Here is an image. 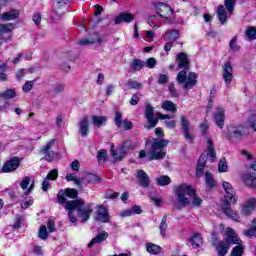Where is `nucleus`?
Returning a JSON list of instances; mask_svg holds the SVG:
<instances>
[{
  "mask_svg": "<svg viewBox=\"0 0 256 256\" xmlns=\"http://www.w3.org/2000/svg\"><path fill=\"white\" fill-rule=\"evenodd\" d=\"M77 195L79 192L74 188H66L65 191L60 190L57 195L58 203L68 211L71 223H77V216L73 214L75 211H77L79 219L85 223V221H89L91 213H93V203L85 205L83 199L67 201V197L76 199Z\"/></svg>",
  "mask_w": 256,
  "mask_h": 256,
  "instance_id": "1",
  "label": "nucleus"
},
{
  "mask_svg": "<svg viewBox=\"0 0 256 256\" xmlns=\"http://www.w3.org/2000/svg\"><path fill=\"white\" fill-rule=\"evenodd\" d=\"M176 63L179 69H184L177 74L176 81L179 85H183V89L189 91L193 89L197 85V75L195 72H190L187 76V72L189 71L190 63L189 57L185 52H180L176 56Z\"/></svg>",
  "mask_w": 256,
  "mask_h": 256,
  "instance_id": "2",
  "label": "nucleus"
},
{
  "mask_svg": "<svg viewBox=\"0 0 256 256\" xmlns=\"http://www.w3.org/2000/svg\"><path fill=\"white\" fill-rule=\"evenodd\" d=\"M169 145V141L165 139L154 140L151 144L150 152L140 150L138 159H146V161H161L167 156L165 147Z\"/></svg>",
  "mask_w": 256,
  "mask_h": 256,
  "instance_id": "3",
  "label": "nucleus"
},
{
  "mask_svg": "<svg viewBox=\"0 0 256 256\" xmlns=\"http://www.w3.org/2000/svg\"><path fill=\"white\" fill-rule=\"evenodd\" d=\"M176 197L178 199V203L182 205V207H187L188 205L191 204V201L189 200L188 197H192V205L194 207H201V203H203V200L197 196L195 193V189L191 187L188 184H181L176 188Z\"/></svg>",
  "mask_w": 256,
  "mask_h": 256,
  "instance_id": "4",
  "label": "nucleus"
},
{
  "mask_svg": "<svg viewBox=\"0 0 256 256\" xmlns=\"http://www.w3.org/2000/svg\"><path fill=\"white\" fill-rule=\"evenodd\" d=\"M222 187L226 192L225 201L222 204V211L224 214L227 215V217H229L230 219H233V221H239V215L235 213L233 209H231V204H230V203H233V205H235V203H237L235 190H233V186L229 182H223Z\"/></svg>",
  "mask_w": 256,
  "mask_h": 256,
  "instance_id": "5",
  "label": "nucleus"
},
{
  "mask_svg": "<svg viewBox=\"0 0 256 256\" xmlns=\"http://www.w3.org/2000/svg\"><path fill=\"white\" fill-rule=\"evenodd\" d=\"M155 115V108L151 106L150 103H147L145 106V118L147 121V125H145V129H155L157 124L159 123V118L153 117Z\"/></svg>",
  "mask_w": 256,
  "mask_h": 256,
  "instance_id": "6",
  "label": "nucleus"
},
{
  "mask_svg": "<svg viewBox=\"0 0 256 256\" xmlns=\"http://www.w3.org/2000/svg\"><path fill=\"white\" fill-rule=\"evenodd\" d=\"M130 147H131L130 142H123L117 151L115 150V144L112 143L110 145V153L113 159H115L116 161H119V159H123L124 155L127 153V151H129Z\"/></svg>",
  "mask_w": 256,
  "mask_h": 256,
  "instance_id": "7",
  "label": "nucleus"
},
{
  "mask_svg": "<svg viewBox=\"0 0 256 256\" xmlns=\"http://www.w3.org/2000/svg\"><path fill=\"white\" fill-rule=\"evenodd\" d=\"M155 9L157 15L162 19H171V17H173V8L163 2L156 3Z\"/></svg>",
  "mask_w": 256,
  "mask_h": 256,
  "instance_id": "8",
  "label": "nucleus"
},
{
  "mask_svg": "<svg viewBox=\"0 0 256 256\" xmlns=\"http://www.w3.org/2000/svg\"><path fill=\"white\" fill-rule=\"evenodd\" d=\"M19 165H21V159L17 156H14L4 163L1 172L13 173V171H17V169H19Z\"/></svg>",
  "mask_w": 256,
  "mask_h": 256,
  "instance_id": "9",
  "label": "nucleus"
},
{
  "mask_svg": "<svg viewBox=\"0 0 256 256\" xmlns=\"http://www.w3.org/2000/svg\"><path fill=\"white\" fill-rule=\"evenodd\" d=\"M55 141V139H51L40 151V153L44 156L45 161H48L49 163L55 159V152L52 151L53 147H55Z\"/></svg>",
  "mask_w": 256,
  "mask_h": 256,
  "instance_id": "10",
  "label": "nucleus"
},
{
  "mask_svg": "<svg viewBox=\"0 0 256 256\" xmlns=\"http://www.w3.org/2000/svg\"><path fill=\"white\" fill-rule=\"evenodd\" d=\"M222 233L226 237L223 240L228 241L230 245H235L242 242L233 228H222Z\"/></svg>",
  "mask_w": 256,
  "mask_h": 256,
  "instance_id": "11",
  "label": "nucleus"
},
{
  "mask_svg": "<svg viewBox=\"0 0 256 256\" xmlns=\"http://www.w3.org/2000/svg\"><path fill=\"white\" fill-rule=\"evenodd\" d=\"M214 123L219 129L225 127V108L218 106L213 113Z\"/></svg>",
  "mask_w": 256,
  "mask_h": 256,
  "instance_id": "12",
  "label": "nucleus"
},
{
  "mask_svg": "<svg viewBox=\"0 0 256 256\" xmlns=\"http://www.w3.org/2000/svg\"><path fill=\"white\" fill-rule=\"evenodd\" d=\"M180 123H181L182 131L186 141H188L189 143H193L194 138L191 135V128L189 127L190 122H189V119H187V116L185 115L180 116Z\"/></svg>",
  "mask_w": 256,
  "mask_h": 256,
  "instance_id": "13",
  "label": "nucleus"
},
{
  "mask_svg": "<svg viewBox=\"0 0 256 256\" xmlns=\"http://www.w3.org/2000/svg\"><path fill=\"white\" fill-rule=\"evenodd\" d=\"M228 132L232 139H237V141H241V139L245 137V126L243 125L230 126L228 128Z\"/></svg>",
  "mask_w": 256,
  "mask_h": 256,
  "instance_id": "14",
  "label": "nucleus"
},
{
  "mask_svg": "<svg viewBox=\"0 0 256 256\" xmlns=\"http://www.w3.org/2000/svg\"><path fill=\"white\" fill-rule=\"evenodd\" d=\"M109 210L103 205L97 206L96 221L100 223H109Z\"/></svg>",
  "mask_w": 256,
  "mask_h": 256,
  "instance_id": "15",
  "label": "nucleus"
},
{
  "mask_svg": "<svg viewBox=\"0 0 256 256\" xmlns=\"http://www.w3.org/2000/svg\"><path fill=\"white\" fill-rule=\"evenodd\" d=\"M223 74L222 77L227 85H231V81H233V66L231 62H225L222 66Z\"/></svg>",
  "mask_w": 256,
  "mask_h": 256,
  "instance_id": "16",
  "label": "nucleus"
},
{
  "mask_svg": "<svg viewBox=\"0 0 256 256\" xmlns=\"http://www.w3.org/2000/svg\"><path fill=\"white\" fill-rule=\"evenodd\" d=\"M136 179L140 187L147 189V187L151 185V179H149V175H147V173L143 170H137Z\"/></svg>",
  "mask_w": 256,
  "mask_h": 256,
  "instance_id": "17",
  "label": "nucleus"
},
{
  "mask_svg": "<svg viewBox=\"0 0 256 256\" xmlns=\"http://www.w3.org/2000/svg\"><path fill=\"white\" fill-rule=\"evenodd\" d=\"M132 21H135V14L123 12L116 16L114 23L121 25V23H132Z\"/></svg>",
  "mask_w": 256,
  "mask_h": 256,
  "instance_id": "18",
  "label": "nucleus"
},
{
  "mask_svg": "<svg viewBox=\"0 0 256 256\" xmlns=\"http://www.w3.org/2000/svg\"><path fill=\"white\" fill-rule=\"evenodd\" d=\"M229 249H231V244L227 240H221L216 244L218 256H226L229 253Z\"/></svg>",
  "mask_w": 256,
  "mask_h": 256,
  "instance_id": "19",
  "label": "nucleus"
},
{
  "mask_svg": "<svg viewBox=\"0 0 256 256\" xmlns=\"http://www.w3.org/2000/svg\"><path fill=\"white\" fill-rule=\"evenodd\" d=\"M256 208V198H250L242 207V215H251Z\"/></svg>",
  "mask_w": 256,
  "mask_h": 256,
  "instance_id": "20",
  "label": "nucleus"
},
{
  "mask_svg": "<svg viewBox=\"0 0 256 256\" xmlns=\"http://www.w3.org/2000/svg\"><path fill=\"white\" fill-rule=\"evenodd\" d=\"M108 237H109V233L102 231L90 241V243L88 244L89 249H91L93 245H97L99 243H103V241H107Z\"/></svg>",
  "mask_w": 256,
  "mask_h": 256,
  "instance_id": "21",
  "label": "nucleus"
},
{
  "mask_svg": "<svg viewBox=\"0 0 256 256\" xmlns=\"http://www.w3.org/2000/svg\"><path fill=\"white\" fill-rule=\"evenodd\" d=\"M79 133L82 137H87L89 134V120L87 119V116L79 122Z\"/></svg>",
  "mask_w": 256,
  "mask_h": 256,
  "instance_id": "22",
  "label": "nucleus"
},
{
  "mask_svg": "<svg viewBox=\"0 0 256 256\" xmlns=\"http://www.w3.org/2000/svg\"><path fill=\"white\" fill-rule=\"evenodd\" d=\"M161 16L159 15H152L148 18V24L150 25V27H152V29H159V27H161Z\"/></svg>",
  "mask_w": 256,
  "mask_h": 256,
  "instance_id": "23",
  "label": "nucleus"
},
{
  "mask_svg": "<svg viewBox=\"0 0 256 256\" xmlns=\"http://www.w3.org/2000/svg\"><path fill=\"white\" fill-rule=\"evenodd\" d=\"M190 243L193 247V249H197L203 245V237H201L200 233H195L191 238H190Z\"/></svg>",
  "mask_w": 256,
  "mask_h": 256,
  "instance_id": "24",
  "label": "nucleus"
},
{
  "mask_svg": "<svg viewBox=\"0 0 256 256\" xmlns=\"http://www.w3.org/2000/svg\"><path fill=\"white\" fill-rule=\"evenodd\" d=\"M216 13L222 25L227 23V10H225V6L223 5L218 6Z\"/></svg>",
  "mask_w": 256,
  "mask_h": 256,
  "instance_id": "25",
  "label": "nucleus"
},
{
  "mask_svg": "<svg viewBox=\"0 0 256 256\" xmlns=\"http://www.w3.org/2000/svg\"><path fill=\"white\" fill-rule=\"evenodd\" d=\"M163 39H165L166 41H172L174 43V41H177V39H179V30H168L164 34Z\"/></svg>",
  "mask_w": 256,
  "mask_h": 256,
  "instance_id": "26",
  "label": "nucleus"
},
{
  "mask_svg": "<svg viewBox=\"0 0 256 256\" xmlns=\"http://www.w3.org/2000/svg\"><path fill=\"white\" fill-rule=\"evenodd\" d=\"M205 183L208 189H215L217 182L215 181V178L213 177V174H211V172L205 173Z\"/></svg>",
  "mask_w": 256,
  "mask_h": 256,
  "instance_id": "27",
  "label": "nucleus"
},
{
  "mask_svg": "<svg viewBox=\"0 0 256 256\" xmlns=\"http://www.w3.org/2000/svg\"><path fill=\"white\" fill-rule=\"evenodd\" d=\"M146 250L148 251V253H151V255H159V253L163 251V248H161V246L157 244L148 243L146 245Z\"/></svg>",
  "mask_w": 256,
  "mask_h": 256,
  "instance_id": "28",
  "label": "nucleus"
},
{
  "mask_svg": "<svg viewBox=\"0 0 256 256\" xmlns=\"http://www.w3.org/2000/svg\"><path fill=\"white\" fill-rule=\"evenodd\" d=\"M245 253V246L243 245V241L232 249L230 256H243Z\"/></svg>",
  "mask_w": 256,
  "mask_h": 256,
  "instance_id": "29",
  "label": "nucleus"
},
{
  "mask_svg": "<svg viewBox=\"0 0 256 256\" xmlns=\"http://www.w3.org/2000/svg\"><path fill=\"white\" fill-rule=\"evenodd\" d=\"M17 17H19V12L17 10H13L2 14L1 19L2 21H13V19H17Z\"/></svg>",
  "mask_w": 256,
  "mask_h": 256,
  "instance_id": "30",
  "label": "nucleus"
},
{
  "mask_svg": "<svg viewBox=\"0 0 256 256\" xmlns=\"http://www.w3.org/2000/svg\"><path fill=\"white\" fill-rule=\"evenodd\" d=\"M162 109H164V111H170V113H177V105L170 100H166L162 103Z\"/></svg>",
  "mask_w": 256,
  "mask_h": 256,
  "instance_id": "31",
  "label": "nucleus"
},
{
  "mask_svg": "<svg viewBox=\"0 0 256 256\" xmlns=\"http://www.w3.org/2000/svg\"><path fill=\"white\" fill-rule=\"evenodd\" d=\"M130 67L132 70L134 71H141V69H143L144 67H146V64L143 60L141 59H134L131 64Z\"/></svg>",
  "mask_w": 256,
  "mask_h": 256,
  "instance_id": "32",
  "label": "nucleus"
},
{
  "mask_svg": "<svg viewBox=\"0 0 256 256\" xmlns=\"http://www.w3.org/2000/svg\"><path fill=\"white\" fill-rule=\"evenodd\" d=\"M107 121V116H92V123L97 127H103Z\"/></svg>",
  "mask_w": 256,
  "mask_h": 256,
  "instance_id": "33",
  "label": "nucleus"
},
{
  "mask_svg": "<svg viewBox=\"0 0 256 256\" xmlns=\"http://www.w3.org/2000/svg\"><path fill=\"white\" fill-rule=\"evenodd\" d=\"M79 45H93L94 43H101V39L98 35L92 38H83L79 42Z\"/></svg>",
  "mask_w": 256,
  "mask_h": 256,
  "instance_id": "34",
  "label": "nucleus"
},
{
  "mask_svg": "<svg viewBox=\"0 0 256 256\" xmlns=\"http://www.w3.org/2000/svg\"><path fill=\"white\" fill-rule=\"evenodd\" d=\"M244 183L248 185V187H252V189H256V176L251 174H246L243 177Z\"/></svg>",
  "mask_w": 256,
  "mask_h": 256,
  "instance_id": "35",
  "label": "nucleus"
},
{
  "mask_svg": "<svg viewBox=\"0 0 256 256\" xmlns=\"http://www.w3.org/2000/svg\"><path fill=\"white\" fill-rule=\"evenodd\" d=\"M207 150H208L209 157L213 161L216 157V153H215V146L213 145V140L211 138L207 139Z\"/></svg>",
  "mask_w": 256,
  "mask_h": 256,
  "instance_id": "36",
  "label": "nucleus"
},
{
  "mask_svg": "<svg viewBox=\"0 0 256 256\" xmlns=\"http://www.w3.org/2000/svg\"><path fill=\"white\" fill-rule=\"evenodd\" d=\"M14 29L15 24L13 23L0 24V35H3V33H11V31Z\"/></svg>",
  "mask_w": 256,
  "mask_h": 256,
  "instance_id": "37",
  "label": "nucleus"
},
{
  "mask_svg": "<svg viewBox=\"0 0 256 256\" xmlns=\"http://www.w3.org/2000/svg\"><path fill=\"white\" fill-rule=\"evenodd\" d=\"M235 3H237V0H225L224 5L226 10L228 11L229 15H232L235 11Z\"/></svg>",
  "mask_w": 256,
  "mask_h": 256,
  "instance_id": "38",
  "label": "nucleus"
},
{
  "mask_svg": "<svg viewBox=\"0 0 256 256\" xmlns=\"http://www.w3.org/2000/svg\"><path fill=\"white\" fill-rule=\"evenodd\" d=\"M125 85L128 87V89H141V87H143V84L141 82L133 79H129L125 83Z\"/></svg>",
  "mask_w": 256,
  "mask_h": 256,
  "instance_id": "39",
  "label": "nucleus"
},
{
  "mask_svg": "<svg viewBox=\"0 0 256 256\" xmlns=\"http://www.w3.org/2000/svg\"><path fill=\"white\" fill-rule=\"evenodd\" d=\"M156 181L160 187H165L171 184V178L169 176H160L156 179Z\"/></svg>",
  "mask_w": 256,
  "mask_h": 256,
  "instance_id": "40",
  "label": "nucleus"
},
{
  "mask_svg": "<svg viewBox=\"0 0 256 256\" xmlns=\"http://www.w3.org/2000/svg\"><path fill=\"white\" fill-rule=\"evenodd\" d=\"M66 181H74L75 185L78 187H81V184L83 183V179L78 178L75 174H67Z\"/></svg>",
  "mask_w": 256,
  "mask_h": 256,
  "instance_id": "41",
  "label": "nucleus"
},
{
  "mask_svg": "<svg viewBox=\"0 0 256 256\" xmlns=\"http://www.w3.org/2000/svg\"><path fill=\"white\" fill-rule=\"evenodd\" d=\"M15 95V89H8L5 92L0 93V97H2V99H13Z\"/></svg>",
  "mask_w": 256,
  "mask_h": 256,
  "instance_id": "42",
  "label": "nucleus"
},
{
  "mask_svg": "<svg viewBox=\"0 0 256 256\" xmlns=\"http://www.w3.org/2000/svg\"><path fill=\"white\" fill-rule=\"evenodd\" d=\"M227 159L221 158L218 164V171L219 173H227Z\"/></svg>",
  "mask_w": 256,
  "mask_h": 256,
  "instance_id": "43",
  "label": "nucleus"
},
{
  "mask_svg": "<svg viewBox=\"0 0 256 256\" xmlns=\"http://www.w3.org/2000/svg\"><path fill=\"white\" fill-rule=\"evenodd\" d=\"M114 123L118 128L123 127V114H121V112H115Z\"/></svg>",
  "mask_w": 256,
  "mask_h": 256,
  "instance_id": "44",
  "label": "nucleus"
},
{
  "mask_svg": "<svg viewBox=\"0 0 256 256\" xmlns=\"http://www.w3.org/2000/svg\"><path fill=\"white\" fill-rule=\"evenodd\" d=\"M229 47H230L231 51H234V52L240 51L241 46H239V45L237 44V36H234V37L230 40Z\"/></svg>",
  "mask_w": 256,
  "mask_h": 256,
  "instance_id": "45",
  "label": "nucleus"
},
{
  "mask_svg": "<svg viewBox=\"0 0 256 256\" xmlns=\"http://www.w3.org/2000/svg\"><path fill=\"white\" fill-rule=\"evenodd\" d=\"M97 160H98V163H101V161L105 163V161H107V150L105 149L99 150L97 154Z\"/></svg>",
  "mask_w": 256,
  "mask_h": 256,
  "instance_id": "46",
  "label": "nucleus"
},
{
  "mask_svg": "<svg viewBox=\"0 0 256 256\" xmlns=\"http://www.w3.org/2000/svg\"><path fill=\"white\" fill-rule=\"evenodd\" d=\"M167 231V215H164L162 221L160 223V233L165 237V233Z\"/></svg>",
  "mask_w": 256,
  "mask_h": 256,
  "instance_id": "47",
  "label": "nucleus"
},
{
  "mask_svg": "<svg viewBox=\"0 0 256 256\" xmlns=\"http://www.w3.org/2000/svg\"><path fill=\"white\" fill-rule=\"evenodd\" d=\"M246 37H248V39L251 40H255L256 39V28L255 27H248L246 29Z\"/></svg>",
  "mask_w": 256,
  "mask_h": 256,
  "instance_id": "48",
  "label": "nucleus"
},
{
  "mask_svg": "<svg viewBox=\"0 0 256 256\" xmlns=\"http://www.w3.org/2000/svg\"><path fill=\"white\" fill-rule=\"evenodd\" d=\"M7 69H8L7 64L0 65V81H7V74L5 73Z\"/></svg>",
  "mask_w": 256,
  "mask_h": 256,
  "instance_id": "49",
  "label": "nucleus"
},
{
  "mask_svg": "<svg viewBox=\"0 0 256 256\" xmlns=\"http://www.w3.org/2000/svg\"><path fill=\"white\" fill-rule=\"evenodd\" d=\"M86 181L88 183H100L101 181V177L95 175V174H88L86 176Z\"/></svg>",
  "mask_w": 256,
  "mask_h": 256,
  "instance_id": "50",
  "label": "nucleus"
},
{
  "mask_svg": "<svg viewBox=\"0 0 256 256\" xmlns=\"http://www.w3.org/2000/svg\"><path fill=\"white\" fill-rule=\"evenodd\" d=\"M40 239H48L49 233L47 232V226H41L38 232Z\"/></svg>",
  "mask_w": 256,
  "mask_h": 256,
  "instance_id": "51",
  "label": "nucleus"
},
{
  "mask_svg": "<svg viewBox=\"0 0 256 256\" xmlns=\"http://www.w3.org/2000/svg\"><path fill=\"white\" fill-rule=\"evenodd\" d=\"M57 177H59V171H57V169H53L47 174L46 179L49 181H55Z\"/></svg>",
  "mask_w": 256,
  "mask_h": 256,
  "instance_id": "52",
  "label": "nucleus"
},
{
  "mask_svg": "<svg viewBox=\"0 0 256 256\" xmlns=\"http://www.w3.org/2000/svg\"><path fill=\"white\" fill-rule=\"evenodd\" d=\"M243 235H245V237H249L250 239L253 237L256 238V229L252 226L251 228L244 230Z\"/></svg>",
  "mask_w": 256,
  "mask_h": 256,
  "instance_id": "53",
  "label": "nucleus"
},
{
  "mask_svg": "<svg viewBox=\"0 0 256 256\" xmlns=\"http://www.w3.org/2000/svg\"><path fill=\"white\" fill-rule=\"evenodd\" d=\"M31 205H33V199L31 197H29V198L26 197L21 203V208L29 209V207H31Z\"/></svg>",
  "mask_w": 256,
  "mask_h": 256,
  "instance_id": "54",
  "label": "nucleus"
},
{
  "mask_svg": "<svg viewBox=\"0 0 256 256\" xmlns=\"http://www.w3.org/2000/svg\"><path fill=\"white\" fill-rule=\"evenodd\" d=\"M30 183H31V178L29 176L24 177L22 179V181L20 182L21 189H23L25 191L27 189V187H29Z\"/></svg>",
  "mask_w": 256,
  "mask_h": 256,
  "instance_id": "55",
  "label": "nucleus"
},
{
  "mask_svg": "<svg viewBox=\"0 0 256 256\" xmlns=\"http://www.w3.org/2000/svg\"><path fill=\"white\" fill-rule=\"evenodd\" d=\"M34 82L33 81H27L24 85L22 90L24 93H29L31 89H33Z\"/></svg>",
  "mask_w": 256,
  "mask_h": 256,
  "instance_id": "56",
  "label": "nucleus"
},
{
  "mask_svg": "<svg viewBox=\"0 0 256 256\" xmlns=\"http://www.w3.org/2000/svg\"><path fill=\"white\" fill-rule=\"evenodd\" d=\"M47 228L49 233H55L57 231V228H55V221L49 219L47 222Z\"/></svg>",
  "mask_w": 256,
  "mask_h": 256,
  "instance_id": "57",
  "label": "nucleus"
},
{
  "mask_svg": "<svg viewBox=\"0 0 256 256\" xmlns=\"http://www.w3.org/2000/svg\"><path fill=\"white\" fill-rule=\"evenodd\" d=\"M123 129H125L126 131H131V129H133V123L129 120H124L122 121V126Z\"/></svg>",
  "mask_w": 256,
  "mask_h": 256,
  "instance_id": "58",
  "label": "nucleus"
},
{
  "mask_svg": "<svg viewBox=\"0 0 256 256\" xmlns=\"http://www.w3.org/2000/svg\"><path fill=\"white\" fill-rule=\"evenodd\" d=\"M169 81V76L165 74H160L158 78L159 85H166V83Z\"/></svg>",
  "mask_w": 256,
  "mask_h": 256,
  "instance_id": "59",
  "label": "nucleus"
},
{
  "mask_svg": "<svg viewBox=\"0 0 256 256\" xmlns=\"http://www.w3.org/2000/svg\"><path fill=\"white\" fill-rule=\"evenodd\" d=\"M145 65L148 66L149 69H153L157 65V60L155 58H149Z\"/></svg>",
  "mask_w": 256,
  "mask_h": 256,
  "instance_id": "60",
  "label": "nucleus"
},
{
  "mask_svg": "<svg viewBox=\"0 0 256 256\" xmlns=\"http://www.w3.org/2000/svg\"><path fill=\"white\" fill-rule=\"evenodd\" d=\"M53 91L54 93H63V91H65V84L63 83L56 84Z\"/></svg>",
  "mask_w": 256,
  "mask_h": 256,
  "instance_id": "61",
  "label": "nucleus"
},
{
  "mask_svg": "<svg viewBox=\"0 0 256 256\" xmlns=\"http://www.w3.org/2000/svg\"><path fill=\"white\" fill-rule=\"evenodd\" d=\"M249 125L253 131H256V114H253L249 118Z\"/></svg>",
  "mask_w": 256,
  "mask_h": 256,
  "instance_id": "62",
  "label": "nucleus"
},
{
  "mask_svg": "<svg viewBox=\"0 0 256 256\" xmlns=\"http://www.w3.org/2000/svg\"><path fill=\"white\" fill-rule=\"evenodd\" d=\"M140 97H141V94L139 93L134 94L130 100V105H133V106L137 105V103H139Z\"/></svg>",
  "mask_w": 256,
  "mask_h": 256,
  "instance_id": "63",
  "label": "nucleus"
},
{
  "mask_svg": "<svg viewBox=\"0 0 256 256\" xmlns=\"http://www.w3.org/2000/svg\"><path fill=\"white\" fill-rule=\"evenodd\" d=\"M164 125H166L168 129H175V127H177V122L175 120H167L164 122Z\"/></svg>",
  "mask_w": 256,
  "mask_h": 256,
  "instance_id": "64",
  "label": "nucleus"
}]
</instances>
